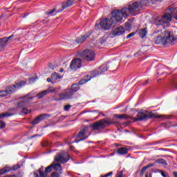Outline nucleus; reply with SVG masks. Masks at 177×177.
<instances>
[{
	"label": "nucleus",
	"mask_w": 177,
	"mask_h": 177,
	"mask_svg": "<svg viewBox=\"0 0 177 177\" xmlns=\"http://www.w3.org/2000/svg\"><path fill=\"white\" fill-rule=\"evenodd\" d=\"M153 35H156L153 38V42L156 45L162 44V45L166 46L167 44L174 45L175 42H176V37L174 35V32L165 30V29H158V28H156L153 32Z\"/></svg>",
	"instance_id": "nucleus-1"
},
{
	"label": "nucleus",
	"mask_w": 177,
	"mask_h": 177,
	"mask_svg": "<svg viewBox=\"0 0 177 177\" xmlns=\"http://www.w3.org/2000/svg\"><path fill=\"white\" fill-rule=\"evenodd\" d=\"M113 124H115V122H113L111 118H106L95 122L91 124L90 127L91 128V131H96L100 133V132H102V131L109 127V125H111Z\"/></svg>",
	"instance_id": "nucleus-2"
},
{
	"label": "nucleus",
	"mask_w": 177,
	"mask_h": 177,
	"mask_svg": "<svg viewBox=\"0 0 177 177\" xmlns=\"http://www.w3.org/2000/svg\"><path fill=\"white\" fill-rule=\"evenodd\" d=\"M26 85H27L26 81L21 80L16 82L15 84L8 86L6 90L1 91L0 97H5V96H8V95H12V93H15L17 89H20V88H23V86Z\"/></svg>",
	"instance_id": "nucleus-3"
},
{
	"label": "nucleus",
	"mask_w": 177,
	"mask_h": 177,
	"mask_svg": "<svg viewBox=\"0 0 177 177\" xmlns=\"http://www.w3.org/2000/svg\"><path fill=\"white\" fill-rule=\"evenodd\" d=\"M73 5H74V0H65L61 3L62 8L57 10V6H54L53 9L46 12L45 15L47 16H55V13H62L64 9H67V8L73 6Z\"/></svg>",
	"instance_id": "nucleus-4"
},
{
	"label": "nucleus",
	"mask_w": 177,
	"mask_h": 177,
	"mask_svg": "<svg viewBox=\"0 0 177 177\" xmlns=\"http://www.w3.org/2000/svg\"><path fill=\"white\" fill-rule=\"evenodd\" d=\"M139 3L137 1L129 3L123 8L124 16H127V17L129 15L135 16L136 12H139Z\"/></svg>",
	"instance_id": "nucleus-5"
},
{
	"label": "nucleus",
	"mask_w": 177,
	"mask_h": 177,
	"mask_svg": "<svg viewBox=\"0 0 177 177\" xmlns=\"http://www.w3.org/2000/svg\"><path fill=\"white\" fill-rule=\"evenodd\" d=\"M124 17H128V16L124 15L123 8L121 10H114L111 12V21L113 24H117V23H121Z\"/></svg>",
	"instance_id": "nucleus-6"
},
{
	"label": "nucleus",
	"mask_w": 177,
	"mask_h": 177,
	"mask_svg": "<svg viewBox=\"0 0 177 177\" xmlns=\"http://www.w3.org/2000/svg\"><path fill=\"white\" fill-rule=\"evenodd\" d=\"M91 76H84L79 81L78 83L72 84L71 88H70L69 91L74 95L75 92H77V91L80 90V85H84V84H86V82H89V81H91Z\"/></svg>",
	"instance_id": "nucleus-7"
},
{
	"label": "nucleus",
	"mask_w": 177,
	"mask_h": 177,
	"mask_svg": "<svg viewBox=\"0 0 177 177\" xmlns=\"http://www.w3.org/2000/svg\"><path fill=\"white\" fill-rule=\"evenodd\" d=\"M81 57L86 62H93L96 57V53L92 50L86 49L81 53Z\"/></svg>",
	"instance_id": "nucleus-8"
},
{
	"label": "nucleus",
	"mask_w": 177,
	"mask_h": 177,
	"mask_svg": "<svg viewBox=\"0 0 177 177\" xmlns=\"http://www.w3.org/2000/svg\"><path fill=\"white\" fill-rule=\"evenodd\" d=\"M73 96L74 94L70 91L68 90L64 93H61L58 94V97L55 98V102H62V100H68L70 99H73Z\"/></svg>",
	"instance_id": "nucleus-9"
},
{
	"label": "nucleus",
	"mask_w": 177,
	"mask_h": 177,
	"mask_svg": "<svg viewBox=\"0 0 177 177\" xmlns=\"http://www.w3.org/2000/svg\"><path fill=\"white\" fill-rule=\"evenodd\" d=\"M67 158H64L63 153H57L54 158V161L53 162L66 164L70 160V156L68 153H66Z\"/></svg>",
	"instance_id": "nucleus-10"
},
{
	"label": "nucleus",
	"mask_w": 177,
	"mask_h": 177,
	"mask_svg": "<svg viewBox=\"0 0 177 177\" xmlns=\"http://www.w3.org/2000/svg\"><path fill=\"white\" fill-rule=\"evenodd\" d=\"M82 66V60L80 58H76L72 60L70 65V68L75 71L78 70V68H81Z\"/></svg>",
	"instance_id": "nucleus-11"
},
{
	"label": "nucleus",
	"mask_w": 177,
	"mask_h": 177,
	"mask_svg": "<svg viewBox=\"0 0 177 177\" xmlns=\"http://www.w3.org/2000/svg\"><path fill=\"white\" fill-rule=\"evenodd\" d=\"M125 32V29L122 26H119L113 28L111 32V35L112 38H115V37H120Z\"/></svg>",
	"instance_id": "nucleus-12"
},
{
	"label": "nucleus",
	"mask_w": 177,
	"mask_h": 177,
	"mask_svg": "<svg viewBox=\"0 0 177 177\" xmlns=\"http://www.w3.org/2000/svg\"><path fill=\"white\" fill-rule=\"evenodd\" d=\"M100 24L102 28H104V30H110L111 26H113V24H114L113 23V21H111V19H109V18H105L100 22Z\"/></svg>",
	"instance_id": "nucleus-13"
},
{
	"label": "nucleus",
	"mask_w": 177,
	"mask_h": 177,
	"mask_svg": "<svg viewBox=\"0 0 177 177\" xmlns=\"http://www.w3.org/2000/svg\"><path fill=\"white\" fill-rule=\"evenodd\" d=\"M34 97H35V96L28 97L25 100L18 102L17 104V109H23V107L30 106V104L32 102Z\"/></svg>",
	"instance_id": "nucleus-14"
},
{
	"label": "nucleus",
	"mask_w": 177,
	"mask_h": 177,
	"mask_svg": "<svg viewBox=\"0 0 177 177\" xmlns=\"http://www.w3.org/2000/svg\"><path fill=\"white\" fill-rule=\"evenodd\" d=\"M153 24L156 26L158 28L160 27V30H165V26H164V21L162 18L156 17L153 19Z\"/></svg>",
	"instance_id": "nucleus-15"
},
{
	"label": "nucleus",
	"mask_w": 177,
	"mask_h": 177,
	"mask_svg": "<svg viewBox=\"0 0 177 177\" xmlns=\"http://www.w3.org/2000/svg\"><path fill=\"white\" fill-rule=\"evenodd\" d=\"M48 117H50V115L48 114H41L37 116L35 120L32 121V125H37L41 122V121H44V120H46Z\"/></svg>",
	"instance_id": "nucleus-16"
},
{
	"label": "nucleus",
	"mask_w": 177,
	"mask_h": 177,
	"mask_svg": "<svg viewBox=\"0 0 177 177\" xmlns=\"http://www.w3.org/2000/svg\"><path fill=\"white\" fill-rule=\"evenodd\" d=\"M89 37H91V33H89L88 35H84L80 36L75 39V42L76 44H82L85 42V41H86V39L89 38Z\"/></svg>",
	"instance_id": "nucleus-17"
},
{
	"label": "nucleus",
	"mask_w": 177,
	"mask_h": 177,
	"mask_svg": "<svg viewBox=\"0 0 177 177\" xmlns=\"http://www.w3.org/2000/svg\"><path fill=\"white\" fill-rule=\"evenodd\" d=\"M53 169H54L55 172L63 174V168L62 167V165H60V163L53 162Z\"/></svg>",
	"instance_id": "nucleus-18"
},
{
	"label": "nucleus",
	"mask_w": 177,
	"mask_h": 177,
	"mask_svg": "<svg viewBox=\"0 0 177 177\" xmlns=\"http://www.w3.org/2000/svg\"><path fill=\"white\" fill-rule=\"evenodd\" d=\"M162 20H163L164 24H168V23H171L172 20V16L169 15V13H165L162 17Z\"/></svg>",
	"instance_id": "nucleus-19"
},
{
	"label": "nucleus",
	"mask_w": 177,
	"mask_h": 177,
	"mask_svg": "<svg viewBox=\"0 0 177 177\" xmlns=\"http://www.w3.org/2000/svg\"><path fill=\"white\" fill-rule=\"evenodd\" d=\"M168 70V67L164 66V65H160L158 67V75H162V74L167 73V71Z\"/></svg>",
	"instance_id": "nucleus-20"
},
{
	"label": "nucleus",
	"mask_w": 177,
	"mask_h": 177,
	"mask_svg": "<svg viewBox=\"0 0 177 177\" xmlns=\"http://www.w3.org/2000/svg\"><path fill=\"white\" fill-rule=\"evenodd\" d=\"M136 121H143L147 120V115L143 112H138L137 114Z\"/></svg>",
	"instance_id": "nucleus-21"
},
{
	"label": "nucleus",
	"mask_w": 177,
	"mask_h": 177,
	"mask_svg": "<svg viewBox=\"0 0 177 177\" xmlns=\"http://www.w3.org/2000/svg\"><path fill=\"white\" fill-rule=\"evenodd\" d=\"M88 128H89L88 126H84L83 129H82L79 133L77 135V138H83V136H85V133L88 131Z\"/></svg>",
	"instance_id": "nucleus-22"
},
{
	"label": "nucleus",
	"mask_w": 177,
	"mask_h": 177,
	"mask_svg": "<svg viewBox=\"0 0 177 177\" xmlns=\"http://www.w3.org/2000/svg\"><path fill=\"white\" fill-rule=\"evenodd\" d=\"M97 75H100V71L94 70L90 71V75H86V77H91V80L92 78H95V77H97Z\"/></svg>",
	"instance_id": "nucleus-23"
},
{
	"label": "nucleus",
	"mask_w": 177,
	"mask_h": 177,
	"mask_svg": "<svg viewBox=\"0 0 177 177\" xmlns=\"http://www.w3.org/2000/svg\"><path fill=\"white\" fill-rule=\"evenodd\" d=\"M6 46H8V44L5 39L3 37L0 38V52L5 50V48H6Z\"/></svg>",
	"instance_id": "nucleus-24"
},
{
	"label": "nucleus",
	"mask_w": 177,
	"mask_h": 177,
	"mask_svg": "<svg viewBox=\"0 0 177 177\" xmlns=\"http://www.w3.org/2000/svg\"><path fill=\"white\" fill-rule=\"evenodd\" d=\"M147 48V46H142L141 49L135 54V56H136V57H139V56H143L145 55V52H147V50H146Z\"/></svg>",
	"instance_id": "nucleus-25"
},
{
	"label": "nucleus",
	"mask_w": 177,
	"mask_h": 177,
	"mask_svg": "<svg viewBox=\"0 0 177 177\" xmlns=\"http://www.w3.org/2000/svg\"><path fill=\"white\" fill-rule=\"evenodd\" d=\"M114 117L118 120H131L132 118V116H128L124 114H115Z\"/></svg>",
	"instance_id": "nucleus-26"
},
{
	"label": "nucleus",
	"mask_w": 177,
	"mask_h": 177,
	"mask_svg": "<svg viewBox=\"0 0 177 177\" xmlns=\"http://www.w3.org/2000/svg\"><path fill=\"white\" fill-rule=\"evenodd\" d=\"M151 118H161V115H158L156 113L151 111L148 113V115H147V120Z\"/></svg>",
	"instance_id": "nucleus-27"
},
{
	"label": "nucleus",
	"mask_w": 177,
	"mask_h": 177,
	"mask_svg": "<svg viewBox=\"0 0 177 177\" xmlns=\"http://www.w3.org/2000/svg\"><path fill=\"white\" fill-rule=\"evenodd\" d=\"M147 34V28H145L139 30L138 35L140 38H145Z\"/></svg>",
	"instance_id": "nucleus-28"
},
{
	"label": "nucleus",
	"mask_w": 177,
	"mask_h": 177,
	"mask_svg": "<svg viewBox=\"0 0 177 177\" xmlns=\"http://www.w3.org/2000/svg\"><path fill=\"white\" fill-rule=\"evenodd\" d=\"M117 153L120 156H124L125 154H128V149L125 147H121L118 149Z\"/></svg>",
	"instance_id": "nucleus-29"
},
{
	"label": "nucleus",
	"mask_w": 177,
	"mask_h": 177,
	"mask_svg": "<svg viewBox=\"0 0 177 177\" xmlns=\"http://www.w3.org/2000/svg\"><path fill=\"white\" fill-rule=\"evenodd\" d=\"M51 78H52V81H57V80H62V78H63V76L55 72L54 73L51 74Z\"/></svg>",
	"instance_id": "nucleus-30"
},
{
	"label": "nucleus",
	"mask_w": 177,
	"mask_h": 177,
	"mask_svg": "<svg viewBox=\"0 0 177 177\" xmlns=\"http://www.w3.org/2000/svg\"><path fill=\"white\" fill-rule=\"evenodd\" d=\"M48 93H49V91L46 90L44 91H42L39 93H38L37 95H36L35 97H37V99H42L44 96H46V95H48Z\"/></svg>",
	"instance_id": "nucleus-31"
},
{
	"label": "nucleus",
	"mask_w": 177,
	"mask_h": 177,
	"mask_svg": "<svg viewBox=\"0 0 177 177\" xmlns=\"http://www.w3.org/2000/svg\"><path fill=\"white\" fill-rule=\"evenodd\" d=\"M151 1V3L152 4H156V2L157 1H154V3L151 2V0H140V3L139 4L140 6H147V5H149V1Z\"/></svg>",
	"instance_id": "nucleus-32"
},
{
	"label": "nucleus",
	"mask_w": 177,
	"mask_h": 177,
	"mask_svg": "<svg viewBox=\"0 0 177 177\" xmlns=\"http://www.w3.org/2000/svg\"><path fill=\"white\" fill-rule=\"evenodd\" d=\"M155 164H160L161 165H168L167 160L163 158H159L155 160Z\"/></svg>",
	"instance_id": "nucleus-33"
},
{
	"label": "nucleus",
	"mask_w": 177,
	"mask_h": 177,
	"mask_svg": "<svg viewBox=\"0 0 177 177\" xmlns=\"http://www.w3.org/2000/svg\"><path fill=\"white\" fill-rule=\"evenodd\" d=\"M169 15L171 17H174V19H177V8H171Z\"/></svg>",
	"instance_id": "nucleus-34"
},
{
	"label": "nucleus",
	"mask_w": 177,
	"mask_h": 177,
	"mask_svg": "<svg viewBox=\"0 0 177 177\" xmlns=\"http://www.w3.org/2000/svg\"><path fill=\"white\" fill-rule=\"evenodd\" d=\"M100 73L102 74V73H106L107 70H109V66L107 65H102L99 68Z\"/></svg>",
	"instance_id": "nucleus-35"
},
{
	"label": "nucleus",
	"mask_w": 177,
	"mask_h": 177,
	"mask_svg": "<svg viewBox=\"0 0 177 177\" xmlns=\"http://www.w3.org/2000/svg\"><path fill=\"white\" fill-rule=\"evenodd\" d=\"M12 115H15V113H1L0 114V120H3V118H5V117H12Z\"/></svg>",
	"instance_id": "nucleus-36"
},
{
	"label": "nucleus",
	"mask_w": 177,
	"mask_h": 177,
	"mask_svg": "<svg viewBox=\"0 0 177 177\" xmlns=\"http://www.w3.org/2000/svg\"><path fill=\"white\" fill-rule=\"evenodd\" d=\"M6 40V42L8 44H9V42H12V41H13V38H15V35H11L9 37H3Z\"/></svg>",
	"instance_id": "nucleus-37"
},
{
	"label": "nucleus",
	"mask_w": 177,
	"mask_h": 177,
	"mask_svg": "<svg viewBox=\"0 0 177 177\" xmlns=\"http://www.w3.org/2000/svg\"><path fill=\"white\" fill-rule=\"evenodd\" d=\"M39 177H48V174L46 171H42V170L39 169Z\"/></svg>",
	"instance_id": "nucleus-38"
},
{
	"label": "nucleus",
	"mask_w": 177,
	"mask_h": 177,
	"mask_svg": "<svg viewBox=\"0 0 177 177\" xmlns=\"http://www.w3.org/2000/svg\"><path fill=\"white\" fill-rule=\"evenodd\" d=\"M8 172H10V169L5 167L0 169V175H5V174H8Z\"/></svg>",
	"instance_id": "nucleus-39"
},
{
	"label": "nucleus",
	"mask_w": 177,
	"mask_h": 177,
	"mask_svg": "<svg viewBox=\"0 0 177 177\" xmlns=\"http://www.w3.org/2000/svg\"><path fill=\"white\" fill-rule=\"evenodd\" d=\"M52 169H53V163L50 165L48 167H46V173L49 174L52 172Z\"/></svg>",
	"instance_id": "nucleus-40"
},
{
	"label": "nucleus",
	"mask_w": 177,
	"mask_h": 177,
	"mask_svg": "<svg viewBox=\"0 0 177 177\" xmlns=\"http://www.w3.org/2000/svg\"><path fill=\"white\" fill-rule=\"evenodd\" d=\"M30 113H31V111L27 109V108L22 109V111H21L22 114L27 115V114H30Z\"/></svg>",
	"instance_id": "nucleus-41"
},
{
	"label": "nucleus",
	"mask_w": 177,
	"mask_h": 177,
	"mask_svg": "<svg viewBox=\"0 0 177 177\" xmlns=\"http://www.w3.org/2000/svg\"><path fill=\"white\" fill-rule=\"evenodd\" d=\"M88 136H85V137H83L82 138H80V140H75V143H80V142H82L84 140H86V139H88Z\"/></svg>",
	"instance_id": "nucleus-42"
},
{
	"label": "nucleus",
	"mask_w": 177,
	"mask_h": 177,
	"mask_svg": "<svg viewBox=\"0 0 177 177\" xmlns=\"http://www.w3.org/2000/svg\"><path fill=\"white\" fill-rule=\"evenodd\" d=\"M146 169H147V167L146 166L143 167L141 170H140V176H143L145 172L146 171Z\"/></svg>",
	"instance_id": "nucleus-43"
},
{
	"label": "nucleus",
	"mask_w": 177,
	"mask_h": 177,
	"mask_svg": "<svg viewBox=\"0 0 177 177\" xmlns=\"http://www.w3.org/2000/svg\"><path fill=\"white\" fill-rule=\"evenodd\" d=\"M62 173H59V172L55 171L51 174V176L52 177H60V175H62Z\"/></svg>",
	"instance_id": "nucleus-44"
},
{
	"label": "nucleus",
	"mask_w": 177,
	"mask_h": 177,
	"mask_svg": "<svg viewBox=\"0 0 177 177\" xmlns=\"http://www.w3.org/2000/svg\"><path fill=\"white\" fill-rule=\"evenodd\" d=\"M37 80H38V77L29 78V84H34Z\"/></svg>",
	"instance_id": "nucleus-45"
},
{
	"label": "nucleus",
	"mask_w": 177,
	"mask_h": 177,
	"mask_svg": "<svg viewBox=\"0 0 177 177\" xmlns=\"http://www.w3.org/2000/svg\"><path fill=\"white\" fill-rule=\"evenodd\" d=\"M42 147H46L48 146H50L49 141H44L41 144Z\"/></svg>",
	"instance_id": "nucleus-46"
},
{
	"label": "nucleus",
	"mask_w": 177,
	"mask_h": 177,
	"mask_svg": "<svg viewBox=\"0 0 177 177\" xmlns=\"http://www.w3.org/2000/svg\"><path fill=\"white\" fill-rule=\"evenodd\" d=\"M71 107H73V106H71L70 104H67V105L64 106V109L65 111H68V110H70L71 109Z\"/></svg>",
	"instance_id": "nucleus-47"
},
{
	"label": "nucleus",
	"mask_w": 177,
	"mask_h": 177,
	"mask_svg": "<svg viewBox=\"0 0 177 177\" xmlns=\"http://www.w3.org/2000/svg\"><path fill=\"white\" fill-rule=\"evenodd\" d=\"M112 175H113V171H110L106 174L101 175L100 177H109V176H111Z\"/></svg>",
	"instance_id": "nucleus-48"
},
{
	"label": "nucleus",
	"mask_w": 177,
	"mask_h": 177,
	"mask_svg": "<svg viewBox=\"0 0 177 177\" xmlns=\"http://www.w3.org/2000/svg\"><path fill=\"white\" fill-rule=\"evenodd\" d=\"M17 169H20V165H14L12 168V171H16Z\"/></svg>",
	"instance_id": "nucleus-49"
},
{
	"label": "nucleus",
	"mask_w": 177,
	"mask_h": 177,
	"mask_svg": "<svg viewBox=\"0 0 177 177\" xmlns=\"http://www.w3.org/2000/svg\"><path fill=\"white\" fill-rule=\"evenodd\" d=\"M5 127H6V123H5V122H2L0 125V129H3Z\"/></svg>",
	"instance_id": "nucleus-50"
},
{
	"label": "nucleus",
	"mask_w": 177,
	"mask_h": 177,
	"mask_svg": "<svg viewBox=\"0 0 177 177\" xmlns=\"http://www.w3.org/2000/svg\"><path fill=\"white\" fill-rule=\"evenodd\" d=\"M133 35H135V32H131V33L129 34L127 36V39H129V38H131V37H133Z\"/></svg>",
	"instance_id": "nucleus-51"
},
{
	"label": "nucleus",
	"mask_w": 177,
	"mask_h": 177,
	"mask_svg": "<svg viewBox=\"0 0 177 177\" xmlns=\"http://www.w3.org/2000/svg\"><path fill=\"white\" fill-rule=\"evenodd\" d=\"M156 163H151L145 166L147 167V169H149V168H151V167H154Z\"/></svg>",
	"instance_id": "nucleus-52"
},
{
	"label": "nucleus",
	"mask_w": 177,
	"mask_h": 177,
	"mask_svg": "<svg viewBox=\"0 0 177 177\" xmlns=\"http://www.w3.org/2000/svg\"><path fill=\"white\" fill-rule=\"evenodd\" d=\"M31 96H32V93H29L26 96H24V98L27 97V99H28V97H31Z\"/></svg>",
	"instance_id": "nucleus-53"
},
{
	"label": "nucleus",
	"mask_w": 177,
	"mask_h": 177,
	"mask_svg": "<svg viewBox=\"0 0 177 177\" xmlns=\"http://www.w3.org/2000/svg\"><path fill=\"white\" fill-rule=\"evenodd\" d=\"M47 82H51V84H53V80H52V76L50 75V77L47 78Z\"/></svg>",
	"instance_id": "nucleus-54"
},
{
	"label": "nucleus",
	"mask_w": 177,
	"mask_h": 177,
	"mask_svg": "<svg viewBox=\"0 0 177 177\" xmlns=\"http://www.w3.org/2000/svg\"><path fill=\"white\" fill-rule=\"evenodd\" d=\"M152 3H154V2H162V0H150Z\"/></svg>",
	"instance_id": "nucleus-55"
},
{
	"label": "nucleus",
	"mask_w": 177,
	"mask_h": 177,
	"mask_svg": "<svg viewBox=\"0 0 177 177\" xmlns=\"http://www.w3.org/2000/svg\"><path fill=\"white\" fill-rule=\"evenodd\" d=\"M145 177H151V173L147 172L145 174Z\"/></svg>",
	"instance_id": "nucleus-56"
},
{
	"label": "nucleus",
	"mask_w": 177,
	"mask_h": 177,
	"mask_svg": "<svg viewBox=\"0 0 177 177\" xmlns=\"http://www.w3.org/2000/svg\"><path fill=\"white\" fill-rule=\"evenodd\" d=\"M172 88H174V89H177V84L176 83H174L172 84Z\"/></svg>",
	"instance_id": "nucleus-57"
},
{
	"label": "nucleus",
	"mask_w": 177,
	"mask_h": 177,
	"mask_svg": "<svg viewBox=\"0 0 177 177\" xmlns=\"http://www.w3.org/2000/svg\"><path fill=\"white\" fill-rule=\"evenodd\" d=\"M39 137H41V136L36 134V135L32 136L31 139H32L33 138H39Z\"/></svg>",
	"instance_id": "nucleus-58"
},
{
	"label": "nucleus",
	"mask_w": 177,
	"mask_h": 177,
	"mask_svg": "<svg viewBox=\"0 0 177 177\" xmlns=\"http://www.w3.org/2000/svg\"><path fill=\"white\" fill-rule=\"evenodd\" d=\"M147 84H149V80H146L145 83H142V86H145Z\"/></svg>",
	"instance_id": "nucleus-59"
},
{
	"label": "nucleus",
	"mask_w": 177,
	"mask_h": 177,
	"mask_svg": "<svg viewBox=\"0 0 177 177\" xmlns=\"http://www.w3.org/2000/svg\"><path fill=\"white\" fill-rule=\"evenodd\" d=\"M34 177H39V174L37 172L34 173Z\"/></svg>",
	"instance_id": "nucleus-60"
},
{
	"label": "nucleus",
	"mask_w": 177,
	"mask_h": 177,
	"mask_svg": "<svg viewBox=\"0 0 177 177\" xmlns=\"http://www.w3.org/2000/svg\"><path fill=\"white\" fill-rule=\"evenodd\" d=\"M49 68H51V70H54L53 65L52 64H49Z\"/></svg>",
	"instance_id": "nucleus-61"
},
{
	"label": "nucleus",
	"mask_w": 177,
	"mask_h": 177,
	"mask_svg": "<svg viewBox=\"0 0 177 177\" xmlns=\"http://www.w3.org/2000/svg\"><path fill=\"white\" fill-rule=\"evenodd\" d=\"M116 177H122V173H119L116 175Z\"/></svg>",
	"instance_id": "nucleus-62"
},
{
	"label": "nucleus",
	"mask_w": 177,
	"mask_h": 177,
	"mask_svg": "<svg viewBox=\"0 0 177 177\" xmlns=\"http://www.w3.org/2000/svg\"><path fill=\"white\" fill-rule=\"evenodd\" d=\"M174 177H177V171L173 172Z\"/></svg>",
	"instance_id": "nucleus-63"
},
{
	"label": "nucleus",
	"mask_w": 177,
	"mask_h": 177,
	"mask_svg": "<svg viewBox=\"0 0 177 177\" xmlns=\"http://www.w3.org/2000/svg\"><path fill=\"white\" fill-rule=\"evenodd\" d=\"M161 175H162V176H163V177H167V175H166L165 173H164V172H162V173H161Z\"/></svg>",
	"instance_id": "nucleus-64"
}]
</instances>
